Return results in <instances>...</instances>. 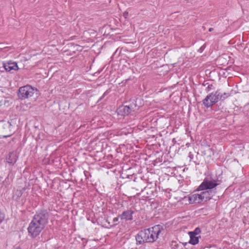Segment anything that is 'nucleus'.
<instances>
[{"instance_id":"nucleus-11","label":"nucleus","mask_w":249,"mask_h":249,"mask_svg":"<svg viewBox=\"0 0 249 249\" xmlns=\"http://www.w3.org/2000/svg\"><path fill=\"white\" fill-rule=\"evenodd\" d=\"M133 212L131 210H127L124 212L123 213L119 215V217L122 219H125L126 220H131L133 219L132 214Z\"/></svg>"},{"instance_id":"nucleus-20","label":"nucleus","mask_w":249,"mask_h":249,"mask_svg":"<svg viewBox=\"0 0 249 249\" xmlns=\"http://www.w3.org/2000/svg\"><path fill=\"white\" fill-rule=\"evenodd\" d=\"M14 249H21V248L19 247H15L14 248Z\"/></svg>"},{"instance_id":"nucleus-5","label":"nucleus","mask_w":249,"mask_h":249,"mask_svg":"<svg viewBox=\"0 0 249 249\" xmlns=\"http://www.w3.org/2000/svg\"><path fill=\"white\" fill-rule=\"evenodd\" d=\"M218 180L205 178L201 184L199 186L197 191H204L205 190H213V189L219 185Z\"/></svg>"},{"instance_id":"nucleus-14","label":"nucleus","mask_w":249,"mask_h":249,"mask_svg":"<svg viewBox=\"0 0 249 249\" xmlns=\"http://www.w3.org/2000/svg\"><path fill=\"white\" fill-rule=\"evenodd\" d=\"M139 101H140V100L137 99L136 101H133L130 105L128 106L130 108V112L131 111H136L139 109L140 106L137 104V102Z\"/></svg>"},{"instance_id":"nucleus-18","label":"nucleus","mask_w":249,"mask_h":249,"mask_svg":"<svg viewBox=\"0 0 249 249\" xmlns=\"http://www.w3.org/2000/svg\"><path fill=\"white\" fill-rule=\"evenodd\" d=\"M4 218V214L0 211V223H1Z\"/></svg>"},{"instance_id":"nucleus-15","label":"nucleus","mask_w":249,"mask_h":249,"mask_svg":"<svg viewBox=\"0 0 249 249\" xmlns=\"http://www.w3.org/2000/svg\"><path fill=\"white\" fill-rule=\"evenodd\" d=\"M188 234L190 235V239L189 241V243L192 245H196L199 242V236H197L196 235H193V233L191 234L188 232Z\"/></svg>"},{"instance_id":"nucleus-3","label":"nucleus","mask_w":249,"mask_h":249,"mask_svg":"<svg viewBox=\"0 0 249 249\" xmlns=\"http://www.w3.org/2000/svg\"><path fill=\"white\" fill-rule=\"evenodd\" d=\"M37 92L36 89L34 88L31 86L26 85L19 89L18 96L20 99L23 100L33 96Z\"/></svg>"},{"instance_id":"nucleus-6","label":"nucleus","mask_w":249,"mask_h":249,"mask_svg":"<svg viewBox=\"0 0 249 249\" xmlns=\"http://www.w3.org/2000/svg\"><path fill=\"white\" fill-rule=\"evenodd\" d=\"M11 124L8 121L0 122V137L6 138L12 134L11 130Z\"/></svg>"},{"instance_id":"nucleus-17","label":"nucleus","mask_w":249,"mask_h":249,"mask_svg":"<svg viewBox=\"0 0 249 249\" xmlns=\"http://www.w3.org/2000/svg\"><path fill=\"white\" fill-rule=\"evenodd\" d=\"M228 96H229V94L225 92L223 94H221V95H220L219 99L224 100Z\"/></svg>"},{"instance_id":"nucleus-21","label":"nucleus","mask_w":249,"mask_h":249,"mask_svg":"<svg viewBox=\"0 0 249 249\" xmlns=\"http://www.w3.org/2000/svg\"><path fill=\"white\" fill-rule=\"evenodd\" d=\"M213 30V28H210L209 29V32H212Z\"/></svg>"},{"instance_id":"nucleus-19","label":"nucleus","mask_w":249,"mask_h":249,"mask_svg":"<svg viewBox=\"0 0 249 249\" xmlns=\"http://www.w3.org/2000/svg\"><path fill=\"white\" fill-rule=\"evenodd\" d=\"M118 217H115L113 219V221L114 222H117V221H118Z\"/></svg>"},{"instance_id":"nucleus-16","label":"nucleus","mask_w":249,"mask_h":249,"mask_svg":"<svg viewBox=\"0 0 249 249\" xmlns=\"http://www.w3.org/2000/svg\"><path fill=\"white\" fill-rule=\"evenodd\" d=\"M201 232L200 229L198 228H196L194 231H189V232L192 234L193 235H198Z\"/></svg>"},{"instance_id":"nucleus-10","label":"nucleus","mask_w":249,"mask_h":249,"mask_svg":"<svg viewBox=\"0 0 249 249\" xmlns=\"http://www.w3.org/2000/svg\"><path fill=\"white\" fill-rule=\"evenodd\" d=\"M117 113L121 116L128 115L131 112L128 106H122L117 109Z\"/></svg>"},{"instance_id":"nucleus-12","label":"nucleus","mask_w":249,"mask_h":249,"mask_svg":"<svg viewBox=\"0 0 249 249\" xmlns=\"http://www.w3.org/2000/svg\"><path fill=\"white\" fill-rule=\"evenodd\" d=\"M6 161L11 165H13L17 161V158L15 153H10L6 159Z\"/></svg>"},{"instance_id":"nucleus-13","label":"nucleus","mask_w":249,"mask_h":249,"mask_svg":"<svg viewBox=\"0 0 249 249\" xmlns=\"http://www.w3.org/2000/svg\"><path fill=\"white\" fill-rule=\"evenodd\" d=\"M22 192L21 190H15L13 193V198L14 200L18 201L22 196Z\"/></svg>"},{"instance_id":"nucleus-22","label":"nucleus","mask_w":249,"mask_h":249,"mask_svg":"<svg viewBox=\"0 0 249 249\" xmlns=\"http://www.w3.org/2000/svg\"><path fill=\"white\" fill-rule=\"evenodd\" d=\"M208 89H210V86H208V87H207Z\"/></svg>"},{"instance_id":"nucleus-9","label":"nucleus","mask_w":249,"mask_h":249,"mask_svg":"<svg viewBox=\"0 0 249 249\" xmlns=\"http://www.w3.org/2000/svg\"><path fill=\"white\" fill-rule=\"evenodd\" d=\"M202 197L204 198L205 201L207 200L210 199L215 194V189L214 190H207V191L201 192Z\"/></svg>"},{"instance_id":"nucleus-7","label":"nucleus","mask_w":249,"mask_h":249,"mask_svg":"<svg viewBox=\"0 0 249 249\" xmlns=\"http://www.w3.org/2000/svg\"><path fill=\"white\" fill-rule=\"evenodd\" d=\"M189 200L191 203H199L204 201V199L202 197V193H201L200 194H195L191 195L189 197Z\"/></svg>"},{"instance_id":"nucleus-4","label":"nucleus","mask_w":249,"mask_h":249,"mask_svg":"<svg viewBox=\"0 0 249 249\" xmlns=\"http://www.w3.org/2000/svg\"><path fill=\"white\" fill-rule=\"evenodd\" d=\"M220 94L219 90H217L208 94L203 100L204 106L208 108L216 103L219 99Z\"/></svg>"},{"instance_id":"nucleus-8","label":"nucleus","mask_w":249,"mask_h":249,"mask_svg":"<svg viewBox=\"0 0 249 249\" xmlns=\"http://www.w3.org/2000/svg\"><path fill=\"white\" fill-rule=\"evenodd\" d=\"M3 67L7 71H11L12 70L17 71L18 70V64L16 62L9 61L3 63Z\"/></svg>"},{"instance_id":"nucleus-2","label":"nucleus","mask_w":249,"mask_h":249,"mask_svg":"<svg viewBox=\"0 0 249 249\" xmlns=\"http://www.w3.org/2000/svg\"><path fill=\"white\" fill-rule=\"evenodd\" d=\"M160 232V226L156 225L140 231L136 236V240L139 244L145 242H153L157 240Z\"/></svg>"},{"instance_id":"nucleus-1","label":"nucleus","mask_w":249,"mask_h":249,"mask_svg":"<svg viewBox=\"0 0 249 249\" xmlns=\"http://www.w3.org/2000/svg\"><path fill=\"white\" fill-rule=\"evenodd\" d=\"M49 213L46 210L37 212L28 228L29 234L35 238L38 235L48 223Z\"/></svg>"}]
</instances>
